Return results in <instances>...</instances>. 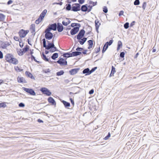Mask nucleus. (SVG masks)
Instances as JSON below:
<instances>
[{
	"instance_id": "obj_1",
	"label": "nucleus",
	"mask_w": 159,
	"mask_h": 159,
	"mask_svg": "<svg viewBox=\"0 0 159 159\" xmlns=\"http://www.w3.org/2000/svg\"><path fill=\"white\" fill-rule=\"evenodd\" d=\"M6 60L8 62L14 64H17L18 63V60L14 58L11 54H7L5 56Z\"/></svg>"
},
{
	"instance_id": "obj_2",
	"label": "nucleus",
	"mask_w": 159,
	"mask_h": 159,
	"mask_svg": "<svg viewBox=\"0 0 159 159\" xmlns=\"http://www.w3.org/2000/svg\"><path fill=\"white\" fill-rule=\"evenodd\" d=\"M80 10V5L78 3H75L73 4L72 6L71 10L73 11L76 12Z\"/></svg>"
},
{
	"instance_id": "obj_3",
	"label": "nucleus",
	"mask_w": 159,
	"mask_h": 159,
	"mask_svg": "<svg viewBox=\"0 0 159 159\" xmlns=\"http://www.w3.org/2000/svg\"><path fill=\"white\" fill-rule=\"evenodd\" d=\"M23 89L28 93L33 96L36 95V93L34 90L32 89L27 88L25 87L22 88Z\"/></svg>"
},
{
	"instance_id": "obj_4",
	"label": "nucleus",
	"mask_w": 159,
	"mask_h": 159,
	"mask_svg": "<svg viewBox=\"0 0 159 159\" xmlns=\"http://www.w3.org/2000/svg\"><path fill=\"white\" fill-rule=\"evenodd\" d=\"M40 90L43 94H45L48 96H50L52 94V93L50 91V90L45 87L41 88L40 89Z\"/></svg>"
},
{
	"instance_id": "obj_5",
	"label": "nucleus",
	"mask_w": 159,
	"mask_h": 159,
	"mask_svg": "<svg viewBox=\"0 0 159 159\" xmlns=\"http://www.w3.org/2000/svg\"><path fill=\"white\" fill-rule=\"evenodd\" d=\"M85 33V31L84 29L80 30L78 34L76 36L77 39L78 40H80L84 36Z\"/></svg>"
},
{
	"instance_id": "obj_6",
	"label": "nucleus",
	"mask_w": 159,
	"mask_h": 159,
	"mask_svg": "<svg viewBox=\"0 0 159 159\" xmlns=\"http://www.w3.org/2000/svg\"><path fill=\"white\" fill-rule=\"evenodd\" d=\"M29 32V31L28 30H25L23 29H22L20 30L19 32V36L20 38H24Z\"/></svg>"
},
{
	"instance_id": "obj_7",
	"label": "nucleus",
	"mask_w": 159,
	"mask_h": 159,
	"mask_svg": "<svg viewBox=\"0 0 159 159\" xmlns=\"http://www.w3.org/2000/svg\"><path fill=\"white\" fill-rule=\"evenodd\" d=\"M56 62L60 64L61 66L66 65H67V62L62 58H60Z\"/></svg>"
},
{
	"instance_id": "obj_8",
	"label": "nucleus",
	"mask_w": 159,
	"mask_h": 159,
	"mask_svg": "<svg viewBox=\"0 0 159 159\" xmlns=\"http://www.w3.org/2000/svg\"><path fill=\"white\" fill-rule=\"evenodd\" d=\"M79 27H74L70 31V33L71 35H74L76 34L79 30Z\"/></svg>"
},
{
	"instance_id": "obj_9",
	"label": "nucleus",
	"mask_w": 159,
	"mask_h": 159,
	"mask_svg": "<svg viewBox=\"0 0 159 159\" xmlns=\"http://www.w3.org/2000/svg\"><path fill=\"white\" fill-rule=\"evenodd\" d=\"M57 28L59 32H61L63 30L64 27L62 25L61 23L58 22L57 24Z\"/></svg>"
},
{
	"instance_id": "obj_10",
	"label": "nucleus",
	"mask_w": 159,
	"mask_h": 159,
	"mask_svg": "<svg viewBox=\"0 0 159 159\" xmlns=\"http://www.w3.org/2000/svg\"><path fill=\"white\" fill-rule=\"evenodd\" d=\"M47 42L48 43V44L47 45V46L45 47V48L47 50L51 49L52 48L54 47V45L53 43V41L52 43H50V42L47 41Z\"/></svg>"
},
{
	"instance_id": "obj_11",
	"label": "nucleus",
	"mask_w": 159,
	"mask_h": 159,
	"mask_svg": "<svg viewBox=\"0 0 159 159\" xmlns=\"http://www.w3.org/2000/svg\"><path fill=\"white\" fill-rule=\"evenodd\" d=\"M80 69V68H79L73 69L69 71V73L71 75H74L76 74Z\"/></svg>"
},
{
	"instance_id": "obj_12",
	"label": "nucleus",
	"mask_w": 159,
	"mask_h": 159,
	"mask_svg": "<svg viewBox=\"0 0 159 159\" xmlns=\"http://www.w3.org/2000/svg\"><path fill=\"white\" fill-rule=\"evenodd\" d=\"M10 45V44L8 42L2 41L1 48L3 49H5L7 48V47L9 46Z\"/></svg>"
},
{
	"instance_id": "obj_13",
	"label": "nucleus",
	"mask_w": 159,
	"mask_h": 159,
	"mask_svg": "<svg viewBox=\"0 0 159 159\" xmlns=\"http://www.w3.org/2000/svg\"><path fill=\"white\" fill-rule=\"evenodd\" d=\"M53 35L52 33H49L45 34V37L48 40H50L53 37Z\"/></svg>"
},
{
	"instance_id": "obj_14",
	"label": "nucleus",
	"mask_w": 159,
	"mask_h": 159,
	"mask_svg": "<svg viewBox=\"0 0 159 159\" xmlns=\"http://www.w3.org/2000/svg\"><path fill=\"white\" fill-rule=\"evenodd\" d=\"M48 101L49 103H51L52 105H56V102L54 99L52 97H49L48 98Z\"/></svg>"
},
{
	"instance_id": "obj_15",
	"label": "nucleus",
	"mask_w": 159,
	"mask_h": 159,
	"mask_svg": "<svg viewBox=\"0 0 159 159\" xmlns=\"http://www.w3.org/2000/svg\"><path fill=\"white\" fill-rule=\"evenodd\" d=\"M80 10H81L82 11L84 12H86V11H88V4H86L85 5H82L81 7Z\"/></svg>"
},
{
	"instance_id": "obj_16",
	"label": "nucleus",
	"mask_w": 159,
	"mask_h": 159,
	"mask_svg": "<svg viewBox=\"0 0 159 159\" xmlns=\"http://www.w3.org/2000/svg\"><path fill=\"white\" fill-rule=\"evenodd\" d=\"M95 26L96 29L98 33V29L99 28L100 25V23H99V21L98 19L95 20Z\"/></svg>"
},
{
	"instance_id": "obj_17",
	"label": "nucleus",
	"mask_w": 159,
	"mask_h": 159,
	"mask_svg": "<svg viewBox=\"0 0 159 159\" xmlns=\"http://www.w3.org/2000/svg\"><path fill=\"white\" fill-rule=\"evenodd\" d=\"M18 82L19 83H27V81L25 80L24 78L23 77H18L17 79Z\"/></svg>"
},
{
	"instance_id": "obj_18",
	"label": "nucleus",
	"mask_w": 159,
	"mask_h": 159,
	"mask_svg": "<svg viewBox=\"0 0 159 159\" xmlns=\"http://www.w3.org/2000/svg\"><path fill=\"white\" fill-rule=\"evenodd\" d=\"M82 73L84 74H86L85 75L91 74L90 70L89 68H88L84 70L83 71Z\"/></svg>"
},
{
	"instance_id": "obj_19",
	"label": "nucleus",
	"mask_w": 159,
	"mask_h": 159,
	"mask_svg": "<svg viewBox=\"0 0 159 159\" xmlns=\"http://www.w3.org/2000/svg\"><path fill=\"white\" fill-rule=\"evenodd\" d=\"M42 57L45 61H48L51 63H52V61H49V59L46 57V56L44 54L43 52L42 53Z\"/></svg>"
},
{
	"instance_id": "obj_20",
	"label": "nucleus",
	"mask_w": 159,
	"mask_h": 159,
	"mask_svg": "<svg viewBox=\"0 0 159 159\" xmlns=\"http://www.w3.org/2000/svg\"><path fill=\"white\" fill-rule=\"evenodd\" d=\"M25 75L29 77L30 78L32 79L35 80V78L34 77L33 75L29 71H26L25 72Z\"/></svg>"
},
{
	"instance_id": "obj_21",
	"label": "nucleus",
	"mask_w": 159,
	"mask_h": 159,
	"mask_svg": "<svg viewBox=\"0 0 159 159\" xmlns=\"http://www.w3.org/2000/svg\"><path fill=\"white\" fill-rule=\"evenodd\" d=\"M49 27L51 28L52 30H53L54 31H55L56 30L57 27V25L56 23H54V24L50 25L49 26Z\"/></svg>"
},
{
	"instance_id": "obj_22",
	"label": "nucleus",
	"mask_w": 159,
	"mask_h": 159,
	"mask_svg": "<svg viewBox=\"0 0 159 159\" xmlns=\"http://www.w3.org/2000/svg\"><path fill=\"white\" fill-rule=\"evenodd\" d=\"M63 56L64 57H73V55L72 52L71 53H70L69 52H66L64 53L63 54Z\"/></svg>"
},
{
	"instance_id": "obj_23",
	"label": "nucleus",
	"mask_w": 159,
	"mask_h": 159,
	"mask_svg": "<svg viewBox=\"0 0 159 159\" xmlns=\"http://www.w3.org/2000/svg\"><path fill=\"white\" fill-rule=\"evenodd\" d=\"M47 10H44L41 13L39 17L43 19L47 13Z\"/></svg>"
},
{
	"instance_id": "obj_24",
	"label": "nucleus",
	"mask_w": 159,
	"mask_h": 159,
	"mask_svg": "<svg viewBox=\"0 0 159 159\" xmlns=\"http://www.w3.org/2000/svg\"><path fill=\"white\" fill-rule=\"evenodd\" d=\"M35 25L34 24H32L30 26V30H31V33L32 34L35 32Z\"/></svg>"
},
{
	"instance_id": "obj_25",
	"label": "nucleus",
	"mask_w": 159,
	"mask_h": 159,
	"mask_svg": "<svg viewBox=\"0 0 159 159\" xmlns=\"http://www.w3.org/2000/svg\"><path fill=\"white\" fill-rule=\"evenodd\" d=\"M82 53V52L80 51H75L72 52L73 57L76 56H77L80 55Z\"/></svg>"
},
{
	"instance_id": "obj_26",
	"label": "nucleus",
	"mask_w": 159,
	"mask_h": 159,
	"mask_svg": "<svg viewBox=\"0 0 159 159\" xmlns=\"http://www.w3.org/2000/svg\"><path fill=\"white\" fill-rule=\"evenodd\" d=\"M80 40L79 41L81 45H83L85 42L87 40V38L85 37H84L83 38H82L81 39H80Z\"/></svg>"
},
{
	"instance_id": "obj_27",
	"label": "nucleus",
	"mask_w": 159,
	"mask_h": 159,
	"mask_svg": "<svg viewBox=\"0 0 159 159\" xmlns=\"http://www.w3.org/2000/svg\"><path fill=\"white\" fill-rule=\"evenodd\" d=\"M88 43L89 46L88 47V48L90 49L91 48L93 45V41L92 40H90L88 41Z\"/></svg>"
},
{
	"instance_id": "obj_28",
	"label": "nucleus",
	"mask_w": 159,
	"mask_h": 159,
	"mask_svg": "<svg viewBox=\"0 0 159 159\" xmlns=\"http://www.w3.org/2000/svg\"><path fill=\"white\" fill-rule=\"evenodd\" d=\"M122 46V42L120 41H119L118 42V44L117 47V50L118 51L120 49V48Z\"/></svg>"
},
{
	"instance_id": "obj_29",
	"label": "nucleus",
	"mask_w": 159,
	"mask_h": 159,
	"mask_svg": "<svg viewBox=\"0 0 159 159\" xmlns=\"http://www.w3.org/2000/svg\"><path fill=\"white\" fill-rule=\"evenodd\" d=\"M62 102L66 107H69L70 106V104L69 102H67L63 100L62 101Z\"/></svg>"
},
{
	"instance_id": "obj_30",
	"label": "nucleus",
	"mask_w": 159,
	"mask_h": 159,
	"mask_svg": "<svg viewBox=\"0 0 159 159\" xmlns=\"http://www.w3.org/2000/svg\"><path fill=\"white\" fill-rule=\"evenodd\" d=\"M58 54L57 53H55L53 54L51 56V58L53 60H55V59L58 58Z\"/></svg>"
},
{
	"instance_id": "obj_31",
	"label": "nucleus",
	"mask_w": 159,
	"mask_h": 159,
	"mask_svg": "<svg viewBox=\"0 0 159 159\" xmlns=\"http://www.w3.org/2000/svg\"><path fill=\"white\" fill-rule=\"evenodd\" d=\"M71 26L74 28L75 27V26L80 27L81 25L79 23H72L71 24Z\"/></svg>"
},
{
	"instance_id": "obj_32",
	"label": "nucleus",
	"mask_w": 159,
	"mask_h": 159,
	"mask_svg": "<svg viewBox=\"0 0 159 159\" xmlns=\"http://www.w3.org/2000/svg\"><path fill=\"white\" fill-rule=\"evenodd\" d=\"M51 30H52V29H51V28L49 26L48 27L45 29L44 33L45 34L51 33V32H50V31Z\"/></svg>"
},
{
	"instance_id": "obj_33",
	"label": "nucleus",
	"mask_w": 159,
	"mask_h": 159,
	"mask_svg": "<svg viewBox=\"0 0 159 159\" xmlns=\"http://www.w3.org/2000/svg\"><path fill=\"white\" fill-rule=\"evenodd\" d=\"M51 30H52V29H51V28L49 26L48 27L45 29L44 33L45 34L51 33V32H50V31Z\"/></svg>"
},
{
	"instance_id": "obj_34",
	"label": "nucleus",
	"mask_w": 159,
	"mask_h": 159,
	"mask_svg": "<svg viewBox=\"0 0 159 159\" xmlns=\"http://www.w3.org/2000/svg\"><path fill=\"white\" fill-rule=\"evenodd\" d=\"M64 71L63 70H60L57 72L56 75L57 76H60L63 75L64 73Z\"/></svg>"
},
{
	"instance_id": "obj_35",
	"label": "nucleus",
	"mask_w": 159,
	"mask_h": 159,
	"mask_svg": "<svg viewBox=\"0 0 159 159\" xmlns=\"http://www.w3.org/2000/svg\"><path fill=\"white\" fill-rule=\"evenodd\" d=\"M29 49V46L28 45H26L24 48H23L22 51L23 52L25 53Z\"/></svg>"
},
{
	"instance_id": "obj_36",
	"label": "nucleus",
	"mask_w": 159,
	"mask_h": 159,
	"mask_svg": "<svg viewBox=\"0 0 159 159\" xmlns=\"http://www.w3.org/2000/svg\"><path fill=\"white\" fill-rule=\"evenodd\" d=\"M5 16L2 13H0V20L1 21H3L5 19Z\"/></svg>"
},
{
	"instance_id": "obj_37",
	"label": "nucleus",
	"mask_w": 159,
	"mask_h": 159,
	"mask_svg": "<svg viewBox=\"0 0 159 159\" xmlns=\"http://www.w3.org/2000/svg\"><path fill=\"white\" fill-rule=\"evenodd\" d=\"M58 50L57 48L54 46V47L52 48L50 50V51L52 52H55V51H58Z\"/></svg>"
},
{
	"instance_id": "obj_38",
	"label": "nucleus",
	"mask_w": 159,
	"mask_h": 159,
	"mask_svg": "<svg viewBox=\"0 0 159 159\" xmlns=\"http://www.w3.org/2000/svg\"><path fill=\"white\" fill-rule=\"evenodd\" d=\"M42 20L43 19L39 17V18L36 20L35 23L36 24H38L42 21Z\"/></svg>"
},
{
	"instance_id": "obj_39",
	"label": "nucleus",
	"mask_w": 159,
	"mask_h": 159,
	"mask_svg": "<svg viewBox=\"0 0 159 159\" xmlns=\"http://www.w3.org/2000/svg\"><path fill=\"white\" fill-rule=\"evenodd\" d=\"M66 10L67 11H70L72 9L71 5L70 4H66Z\"/></svg>"
},
{
	"instance_id": "obj_40",
	"label": "nucleus",
	"mask_w": 159,
	"mask_h": 159,
	"mask_svg": "<svg viewBox=\"0 0 159 159\" xmlns=\"http://www.w3.org/2000/svg\"><path fill=\"white\" fill-rule=\"evenodd\" d=\"M100 46H98V47L94 49V51L96 53H98L100 51Z\"/></svg>"
},
{
	"instance_id": "obj_41",
	"label": "nucleus",
	"mask_w": 159,
	"mask_h": 159,
	"mask_svg": "<svg viewBox=\"0 0 159 159\" xmlns=\"http://www.w3.org/2000/svg\"><path fill=\"white\" fill-rule=\"evenodd\" d=\"M89 4H92L93 5L92 6H93H93H95L97 5V2H93L91 1H89Z\"/></svg>"
},
{
	"instance_id": "obj_42",
	"label": "nucleus",
	"mask_w": 159,
	"mask_h": 159,
	"mask_svg": "<svg viewBox=\"0 0 159 159\" xmlns=\"http://www.w3.org/2000/svg\"><path fill=\"white\" fill-rule=\"evenodd\" d=\"M124 26L125 29H128L129 27V23L128 22H126L124 24Z\"/></svg>"
},
{
	"instance_id": "obj_43",
	"label": "nucleus",
	"mask_w": 159,
	"mask_h": 159,
	"mask_svg": "<svg viewBox=\"0 0 159 159\" xmlns=\"http://www.w3.org/2000/svg\"><path fill=\"white\" fill-rule=\"evenodd\" d=\"M134 4L135 5H138L139 4L140 2L139 0H135L134 2Z\"/></svg>"
},
{
	"instance_id": "obj_44",
	"label": "nucleus",
	"mask_w": 159,
	"mask_h": 159,
	"mask_svg": "<svg viewBox=\"0 0 159 159\" xmlns=\"http://www.w3.org/2000/svg\"><path fill=\"white\" fill-rule=\"evenodd\" d=\"M103 11L105 13H107L108 12L107 8L106 7H104L103 8Z\"/></svg>"
},
{
	"instance_id": "obj_45",
	"label": "nucleus",
	"mask_w": 159,
	"mask_h": 159,
	"mask_svg": "<svg viewBox=\"0 0 159 159\" xmlns=\"http://www.w3.org/2000/svg\"><path fill=\"white\" fill-rule=\"evenodd\" d=\"M6 105L4 103H0V108H5L6 107Z\"/></svg>"
},
{
	"instance_id": "obj_46",
	"label": "nucleus",
	"mask_w": 159,
	"mask_h": 159,
	"mask_svg": "<svg viewBox=\"0 0 159 159\" xmlns=\"http://www.w3.org/2000/svg\"><path fill=\"white\" fill-rule=\"evenodd\" d=\"M111 72L113 73V74H114L116 72L115 68L113 66H112L111 67Z\"/></svg>"
},
{
	"instance_id": "obj_47",
	"label": "nucleus",
	"mask_w": 159,
	"mask_h": 159,
	"mask_svg": "<svg viewBox=\"0 0 159 159\" xmlns=\"http://www.w3.org/2000/svg\"><path fill=\"white\" fill-rule=\"evenodd\" d=\"M93 7V6H91V5H88V12H89L91 11V9L92 8V7Z\"/></svg>"
},
{
	"instance_id": "obj_48",
	"label": "nucleus",
	"mask_w": 159,
	"mask_h": 159,
	"mask_svg": "<svg viewBox=\"0 0 159 159\" xmlns=\"http://www.w3.org/2000/svg\"><path fill=\"white\" fill-rule=\"evenodd\" d=\"M31 58L32 60H34L35 62H37L38 63H40V62L39 61H37L35 59V57L33 55H32V56H31Z\"/></svg>"
},
{
	"instance_id": "obj_49",
	"label": "nucleus",
	"mask_w": 159,
	"mask_h": 159,
	"mask_svg": "<svg viewBox=\"0 0 159 159\" xmlns=\"http://www.w3.org/2000/svg\"><path fill=\"white\" fill-rule=\"evenodd\" d=\"M97 69V67H95L92 68L91 70H90V72L91 74L96 69Z\"/></svg>"
},
{
	"instance_id": "obj_50",
	"label": "nucleus",
	"mask_w": 159,
	"mask_h": 159,
	"mask_svg": "<svg viewBox=\"0 0 159 159\" xmlns=\"http://www.w3.org/2000/svg\"><path fill=\"white\" fill-rule=\"evenodd\" d=\"M50 70L49 68L43 70V72L45 73H48L50 72Z\"/></svg>"
},
{
	"instance_id": "obj_51",
	"label": "nucleus",
	"mask_w": 159,
	"mask_h": 159,
	"mask_svg": "<svg viewBox=\"0 0 159 159\" xmlns=\"http://www.w3.org/2000/svg\"><path fill=\"white\" fill-rule=\"evenodd\" d=\"M83 50H84V49H83V48L79 47L77 48L76 49V50L77 51H82Z\"/></svg>"
},
{
	"instance_id": "obj_52",
	"label": "nucleus",
	"mask_w": 159,
	"mask_h": 159,
	"mask_svg": "<svg viewBox=\"0 0 159 159\" xmlns=\"http://www.w3.org/2000/svg\"><path fill=\"white\" fill-rule=\"evenodd\" d=\"M110 136H111L110 134V133H108V135L104 138V139L105 140H107L108 139V138L110 137Z\"/></svg>"
},
{
	"instance_id": "obj_53",
	"label": "nucleus",
	"mask_w": 159,
	"mask_h": 159,
	"mask_svg": "<svg viewBox=\"0 0 159 159\" xmlns=\"http://www.w3.org/2000/svg\"><path fill=\"white\" fill-rule=\"evenodd\" d=\"M146 6H147V4H146V2H143L142 7L144 10H145V9L146 7Z\"/></svg>"
},
{
	"instance_id": "obj_54",
	"label": "nucleus",
	"mask_w": 159,
	"mask_h": 159,
	"mask_svg": "<svg viewBox=\"0 0 159 159\" xmlns=\"http://www.w3.org/2000/svg\"><path fill=\"white\" fill-rule=\"evenodd\" d=\"M120 57L121 58H124L125 56V53L124 52H120Z\"/></svg>"
},
{
	"instance_id": "obj_55",
	"label": "nucleus",
	"mask_w": 159,
	"mask_h": 159,
	"mask_svg": "<svg viewBox=\"0 0 159 159\" xmlns=\"http://www.w3.org/2000/svg\"><path fill=\"white\" fill-rule=\"evenodd\" d=\"M14 39L16 41H20V40L19 39V37L16 36H14Z\"/></svg>"
},
{
	"instance_id": "obj_56",
	"label": "nucleus",
	"mask_w": 159,
	"mask_h": 159,
	"mask_svg": "<svg viewBox=\"0 0 159 159\" xmlns=\"http://www.w3.org/2000/svg\"><path fill=\"white\" fill-rule=\"evenodd\" d=\"M108 43V42H107L105 44H104V48H105V49H106V50H107L108 48V45L107 44Z\"/></svg>"
},
{
	"instance_id": "obj_57",
	"label": "nucleus",
	"mask_w": 159,
	"mask_h": 159,
	"mask_svg": "<svg viewBox=\"0 0 159 159\" xmlns=\"http://www.w3.org/2000/svg\"><path fill=\"white\" fill-rule=\"evenodd\" d=\"M19 106L20 107H24L25 106V105L22 102L20 103L19 104Z\"/></svg>"
},
{
	"instance_id": "obj_58",
	"label": "nucleus",
	"mask_w": 159,
	"mask_h": 159,
	"mask_svg": "<svg viewBox=\"0 0 159 159\" xmlns=\"http://www.w3.org/2000/svg\"><path fill=\"white\" fill-rule=\"evenodd\" d=\"M15 69L16 70V71L19 70V71H21L22 70V69H20L19 67L18 66L15 67Z\"/></svg>"
},
{
	"instance_id": "obj_59",
	"label": "nucleus",
	"mask_w": 159,
	"mask_h": 159,
	"mask_svg": "<svg viewBox=\"0 0 159 159\" xmlns=\"http://www.w3.org/2000/svg\"><path fill=\"white\" fill-rule=\"evenodd\" d=\"M20 41H22L21 39H20L19 41V45L21 48H22L23 46V43L22 42H21Z\"/></svg>"
},
{
	"instance_id": "obj_60",
	"label": "nucleus",
	"mask_w": 159,
	"mask_h": 159,
	"mask_svg": "<svg viewBox=\"0 0 159 159\" xmlns=\"http://www.w3.org/2000/svg\"><path fill=\"white\" fill-rule=\"evenodd\" d=\"M84 0H78V2L79 3V4H82L84 2Z\"/></svg>"
},
{
	"instance_id": "obj_61",
	"label": "nucleus",
	"mask_w": 159,
	"mask_h": 159,
	"mask_svg": "<svg viewBox=\"0 0 159 159\" xmlns=\"http://www.w3.org/2000/svg\"><path fill=\"white\" fill-rule=\"evenodd\" d=\"M113 41V40H110L109 42H108V43L107 44L109 46L111 45Z\"/></svg>"
},
{
	"instance_id": "obj_62",
	"label": "nucleus",
	"mask_w": 159,
	"mask_h": 159,
	"mask_svg": "<svg viewBox=\"0 0 159 159\" xmlns=\"http://www.w3.org/2000/svg\"><path fill=\"white\" fill-rule=\"evenodd\" d=\"M94 91L93 89H92L90 90L89 92V93L90 94H93L94 93Z\"/></svg>"
},
{
	"instance_id": "obj_63",
	"label": "nucleus",
	"mask_w": 159,
	"mask_h": 159,
	"mask_svg": "<svg viewBox=\"0 0 159 159\" xmlns=\"http://www.w3.org/2000/svg\"><path fill=\"white\" fill-rule=\"evenodd\" d=\"M70 99L71 104L73 105H74V100L71 98H70Z\"/></svg>"
},
{
	"instance_id": "obj_64",
	"label": "nucleus",
	"mask_w": 159,
	"mask_h": 159,
	"mask_svg": "<svg viewBox=\"0 0 159 159\" xmlns=\"http://www.w3.org/2000/svg\"><path fill=\"white\" fill-rule=\"evenodd\" d=\"M62 24L64 26H67L68 25V24L66 22H65V21H63L62 22Z\"/></svg>"
}]
</instances>
